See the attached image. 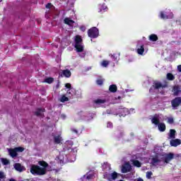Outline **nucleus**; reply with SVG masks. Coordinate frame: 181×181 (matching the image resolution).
Here are the masks:
<instances>
[{
	"label": "nucleus",
	"instance_id": "17",
	"mask_svg": "<svg viewBox=\"0 0 181 181\" xmlns=\"http://www.w3.org/2000/svg\"><path fill=\"white\" fill-rule=\"evenodd\" d=\"M117 90H118V88L117 87V85H115V84H112L109 87V91L110 93H117Z\"/></svg>",
	"mask_w": 181,
	"mask_h": 181
},
{
	"label": "nucleus",
	"instance_id": "13",
	"mask_svg": "<svg viewBox=\"0 0 181 181\" xmlns=\"http://www.w3.org/2000/svg\"><path fill=\"white\" fill-rule=\"evenodd\" d=\"M13 166L14 169H16L17 172H23V169H25V168L19 163H15Z\"/></svg>",
	"mask_w": 181,
	"mask_h": 181
},
{
	"label": "nucleus",
	"instance_id": "1",
	"mask_svg": "<svg viewBox=\"0 0 181 181\" xmlns=\"http://www.w3.org/2000/svg\"><path fill=\"white\" fill-rule=\"evenodd\" d=\"M30 172L34 176H43V175H46V168L33 164L30 167Z\"/></svg>",
	"mask_w": 181,
	"mask_h": 181
},
{
	"label": "nucleus",
	"instance_id": "48",
	"mask_svg": "<svg viewBox=\"0 0 181 181\" xmlns=\"http://www.w3.org/2000/svg\"><path fill=\"white\" fill-rule=\"evenodd\" d=\"M68 151H70V148H68Z\"/></svg>",
	"mask_w": 181,
	"mask_h": 181
},
{
	"label": "nucleus",
	"instance_id": "42",
	"mask_svg": "<svg viewBox=\"0 0 181 181\" xmlns=\"http://www.w3.org/2000/svg\"><path fill=\"white\" fill-rule=\"evenodd\" d=\"M65 87H66V88H71V84H70L69 83H66Z\"/></svg>",
	"mask_w": 181,
	"mask_h": 181
},
{
	"label": "nucleus",
	"instance_id": "11",
	"mask_svg": "<svg viewBox=\"0 0 181 181\" xmlns=\"http://www.w3.org/2000/svg\"><path fill=\"white\" fill-rule=\"evenodd\" d=\"M46 110L45 108H37L36 111L35 112V115L36 117H42L43 115V112H45Z\"/></svg>",
	"mask_w": 181,
	"mask_h": 181
},
{
	"label": "nucleus",
	"instance_id": "21",
	"mask_svg": "<svg viewBox=\"0 0 181 181\" xmlns=\"http://www.w3.org/2000/svg\"><path fill=\"white\" fill-rule=\"evenodd\" d=\"M169 137L171 138V139H175V138H176V130L170 129Z\"/></svg>",
	"mask_w": 181,
	"mask_h": 181
},
{
	"label": "nucleus",
	"instance_id": "22",
	"mask_svg": "<svg viewBox=\"0 0 181 181\" xmlns=\"http://www.w3.org/2000/svg\"><path fill=\"white\" fill-rule=\"evenodd\" d=\"M54 144H60L62 142V137L60 136H54Z\"/></svg>",
	"mask_w": 181,
	"mask_h": 181
},
{
	"label": "nucleus",
	"instance_id": "43",
	"mask_svg": "<svg viewBox=\"0 0 181 181\" xmlns=\"http://www.w3.org/2000/svg\"><path fill=\"white\" fill-rule=\"evenodd\" d=\"M177 70L181 73V65L177 66Z\"/></svg>",
	"mask_w": 181,
	"mask_h": 181
},
{
	"label": "nucleus",
	"instance_id": "37",
	"mask_svg": "<svg viewBox=\"0 0 181 181\" xmlns=\"http://www.w3.org/2000/svg\"><path fill=\"white\" fill-rule=\"evenodd\" d=\"M175 122V119H173V117H168V124H173Z\"/></svg>",
	"mask_w": 181,
	"mask_h": 181
},
{
	"label": "nucleus",
	"instance_id": "41",
	"mask_svg": "<svg viewBox=\"0 0 181 181\" xmlns=\"http://www.w3.org/2000/svg\"><path fill=\"white\" fill-rule=\"evenodd\" d=\"M5 177V174L0 171V179H4Z\"/></svg>",
	"mask_w": 181,
	"mask_h": 181
},
{
	"label": "nucleus",
	"instance_id": "39",
	"mask_svg": "<svg viewBox=\"0 0 181 181\" xmlns=\"http://www.w3.org/2000/svg\"><path fill=\"white\" fill-rule=\"evenodd\" d=\"M45 8H47V9H50L52 8V4L51 3H48L46 6Z\"/></svg>",
	"mask_w": 181,
	"mask_h": 181
},
{
	"label": "nucleus",
	"instance_id": "40",
	"mask_svg": "<svg viewBox=\"0 0 181 181\" xmlns=\"http://www.w3.org/2000/svg\"><path fill=\"white\" fill-rule=\"evenodd\" d=\"M107 128H112V122H107Z\"/></svg>",
	"mask_w": 181,
	"mask_h": 181
},
{
	"label": "nucleus",
	"instance_id": "12",
	"mask_svg": "<svg viewBox=\"0 0 181 181\" xmlns=\"http://www.w3.org/2000/svg\"><path fill=\"white\" fill-rule=\"evenodd\" d=\"M8 153L11 158H16L18 156V151L15 148L8 149Z\"/></svg>",
	"mask_w": 181,
	"mask_h": 181
},
{
	"label": "nucleus",
	"instance_id": "33",
	"mask_svg": "<svg viewBox=\"0 0 181 181\" xmlns=\"http://www.w3.org/2000/svg\"><path fill=\"white\" fill-rule=\"evenodd\" d=\"M160 18L161 19H168V16L165 15V13H163V11L160 12Z\"/></svg>",
	"mask_w": 181,
	"mask_h": 181
},
{
	"label": "nucleus",
	"instance_id": "20",
	"mask_svg": "<svg viewBox=\"0 0 181 181\" xmlns=\"http://www.w3.org/2000/svg\"><path fill=\"white\" fill-rule=\"evenodd\" d=\"M83 42V38H81V36L76 35L75 37V45H81Z\"/></svg>",
	"mask_w": 181,
	"mask_h": 181
},
{
	"label": "nucleus",
	"instance_id": "34",
	"mask_svg": "<svg viewBox=\"0 0 181 181\" xmlns=\"http://www.w3.org/2000/svg\"><path fill=\"white\" fill-rule=\"evenodd\" d=\"M152 175H153L152 171H148L146 173L147 179H152Z\"/></svg>",
	"mask_w": 181,
	"mask_h": 181
},
{
	"label": "nucleus",
	"instance_id": "28",
	"mask_svg": "<svg viewBox=\"0 0 181 181\" xmlns=\"http://www.w3.org/2000/svg\"><path fill=\"white\" fill-rule=\"evenodd\" d=\"M1 160L2 164L4 165L5 166H6V165H9V163H10L9 160H8L6 158H1Z\"/></svg>",
	"mask_w": 181,
	"mask_h": 181
},
{
	"label": "nucleus",
	"instance_id": "18",
	"mask_svg": "<svg viewBox=\"0 0 181 181\" xmlns=\"http://www.w3.org/2000/svg\"><path fill=\"white\" fill-rule=\"evenodd\" d=\"M159 163H160V159L158 158V157H154L151 159V164L153 166H156Z\"/></svg>",
	"mask_w": 181,
	"mask_h": 181
},
{
	"label": "nucleus",
	"instance_id": "5",
	"mask_svg": "<svg viewBox=\"0 0 181 181\" xmlns=\"http://www.w3.org/2000/svg\"><path fill=\"white\" fill-rule=\"evenodd\" d=\"M181 104V98L177 97L171 100V105L173 108L176 109Z\"/></svg>",
	"mask_w": 181,
	"mask_h": 181
},
{
	"label": "nucleus",
	"instance_id": "9",
	"mask_svg": "<svg viewBox=\"0 0 181 181\" xmlns=\"http://www.w3.org/2000/svg\"><path fill=\"white\" fill-rule=\"evenodd\" d=\"M151 122L154 125H158L160 124V121L159 120V115L156 114L153 115V117L151 119Z\"/></svg>",
	"mask_w": 181,
	"mask_h": 181
},
{
	"label": "nucleus",
	"instance_id": "44",
	"mask_svg": "<svg viewBox=\"0 0 181 181\" xmlns=\"http://www.w3.org/2000/svg\"><path fill=\"white\" fill-rule=\"evenodd\" d=\"M112 57L114 59V60H117V57H115V54L112 55Z\"/></svg>",
	"mask_w": 181,
	"mask_h": 181
},
{
	"label": "nucleus",
	"instance_id": "14",
	"mask_svg": "<svg viewBox=\"0 0 181 181\" xmlns=\"http://www.w3.org/2000/svg\"><path fill=\"white\" fill-rule=\"evenodd\" d=\"M74 47L78 53H81L84 50V47L81 44H75Z\"/></svg>",
	"mask_w": 181,
	"mask_h": 181
},
{
	"label": "nucleus",
	"instance_id": "30",
	"mask_svg": "<svg viewBox=\"0 0 181 181\" xmlns=\"http://www.w3.org/2000/svg\"><path fill=\"white\" fill-rule=\"evenodd\" d=\"M61 103H66V101H69V98L66 96V95H64L60 98Z\"/></svg>",
	"mask_w": 181,
	"mask_h": 181
},
{
	"label": "nucleus",
	"instance_id": "38",
	"mask_svg": "<svg viewBox=\"0 0 181 181\" xmlns=\"http://www.w3.org/2000/svg\"><path fill=\"white\" fill-rule=\"evenodd\" d=\"M72 134H76V135H78V130L77 129L72 128L71 129Z\"/></svg>",
	"mask_w": 181,
	"mask_h": 181
},
{
	"label": "nucleus",
	"instance_id": "45",
	"mask_svg": "<svg viewBox=\"0 0 181 181\" xmlns=\"http://www.w3.org/2000/svg\"><path fill=\"white\" fill-rule=\"evenodd\" d=\"M86 179H88V180H90V179H91V175H87Z\"/></svg>",
	"mask_w": 181,
	"mask_h": 181
},
{
	"label": "nucleus",
	"instance_id": "19",
	"mask_svg": "<svg viewBox=\"0 0 181 181\" xmlns=\"http://www.w3.org/2000/svg\"><path fill=\"white\" fill-rule=\"evenodd\" d=\"M38 165H40V166H42V169H46L49 167V164L45 160H40L38 162Z\"/></svg>",
	"mask_w": 181,
	"mask_h": 181
},
{
	"label": "nucleus",
	"instance_id": "2",
	"mask_svg": "<svg viewBox=\"0 0 181 181\" xmlns=\"http://www.w3.org/2000/svg\"><path fill=\"white\" fill-rule=\"evenodd\" d=\"M88 36L90 37V39H97V37L100 36V30H98L97 27H92L88 30Z\"/></svg>",
	"mask_w": 181,
	"mask_h": 181
},
{
	"label": "nucleus",
	"instance_id": "26",
	"mask_svg": "<svg viewBox=\"0 0 181 181\" xmlns=\"http://www.w3.org/2000/svg\"><path fill=\"white\" fill-rule=\"evenodd\" d=\"M133 165L134 166H136V168H141V166H142V164L138 160H134Z\"/></svg>",
	"mask_w": 181,
	"mask_h": 181
},
{
	"label": "nucleus",
	"instance_id": "36",
	"mask_svg": "<svg viewBox=\"0 0 181 181\" xmlns=\"http://www.w3.org/2000/svg\"><path fill=\"white\" fill-rule=\"evenodd\" d=\"M15 148L17 152H23L25 151V148L23 147H16Z\"/></svg>",
	"mask_w": 181,
	"mask_h": 181
},
{
	"label": "nucleus",
	"instance_id": "35",
	"mask_svg": "<svg viewBox=\"0 0 181 181\" xmlns=\"http://www.w3.org/2000/svg\"><path fill=\"white\" fill-rule=\"evenodd\" d=\"M96 83H97L98 86H103V84L104 83V79H98L96 81Z\"/></svg>",
	"mask_w": 181,
	"mask_h": 181
},
{
	"label": "nucleus",
	"instance_id": "15",
	"mask_svg": "<svg viewBox=\"0 0 181 181\" xmlns=\"http://www.w3.org/2000/svg\"><path fill=\"white\" fill-rule=\"evenodd\" d=\"M158 128L160 132H165L166 131V124L165 123H160L158 124Z\"/></svg>",
	"mask_w": 181,
	"mask_h": 181
},
{
	"label": "nucleus",
	"instance_id": "46",
	"mask_svg": "<svg viewBox=\"0 0 181 181\" xmlns=\"http://www.w3.org/2000/svg\"><path fill=\"white\" fill-rule=\"evenodd\" d=\"M9 181H16V180H15V179H13V178H11L9 180Z\"/></svg>",
	"mask_w": 181,
	"mask_h": 181
},
{
	"label": "nucleus",
	"instance_id": "16",
	"mask_svg": "<svg viewBox=\"0 0 181 181\" xmlns=\"http://www.w3.org/2000/svg\"><path fill=\"white\" fill-rule=\"evenodd\" d=\"M158 39V37L156 34H151L148 36V40H150V42H157Z\"/></svg>",
	"mask_w": 181,
	"mask_h": 181
},
{
	"label": "nucleus",
	"instance_id": "10",
	"mask_svg": "<svg viewBox=\"0 0 181 181\" xmlns=\"http://www.w3.org/2000/svg\"><path fill=\"white\" fill-rule=\"evenodd\" d=\"M181 144V140L179 139H172L170 142V145L171 146H179V145Z\"/></svg>",
	"mask_w": 181,
	"mask_h": 181
},
{
	"label": "nucleus",
	"instance_id": "32",
	"mask_svg": "<svg viewBox=\"0 0 181 181\" xmlns=\"http://www.w3.org/2000/svg\"><path fill=\"white\" fill-rule=\"evenodd\" d=\"M108 64H110V62L107 60H103L101 63V66H103V67H108Z\"/></svg>",
	"mask_w": 181,
	"mask_h": 181
},
{
	"label": "nucleus",
	"instance_id": "27",
	"mask_svg": "<svg viewBox=\"0 0 181 181\" xmlns=\"http://www.w3.org/2000/svg\"><path fill=\"white\" fill-rule=\"evenodd\" d=\"M53 81H54V78H52V77H49L45 79V82L47 83V84H52V83H53Z\"/></svg>",
	"mask_w": 181,
	"mask_h": 181
},
{
	"label": "nucleus",
	"instance_id": "29",
	"mask_svg": "<svg viewBox=\"0 0 181 181\" xmlns=\"http://www.w3.org/2000/svg\"><path fill=\"white\" fill-rule=\"evenodd\" d=\"M95 104H105V100L97 99L94 100Z\"/></svg>",
	"mask_w": 181,
	"mask_h": 181
},
{
	"label": "nucleus",
	"instance_id": "8",
	"mask_svg": "<svg viewBox=\"0 0 181 181\" xmlns=\"http://www.w3.org/2000/svg\"><path fill=\"white\" fill-rule=\"evenodd\" d=\"M60 76L62 77H66V78H70V77H71V71H70V70L69 69H64L60 74Z\"/></svg>",
	"mask_w": 181,
	"mask_h": 181
},
{
	"label": "nucleus",
	"instance_id": "4",
	"mask_svg": "<svg viewBox=\"0 0 181 181\" xmlns=\"http://www.w3.org/2000/svg\"><path fill=\"white\" fill-rule=\"evenodd\" d=\"M166 87H168V84L163 85L162 83L157 81L153 83L150 90H152V88H153V90H159V88H166Z\"/></svg>",
	"mask_w": 181,
	"mask_h": 181
},
{
	"label": "nucleus",
	"instance_id": "25",
	"mask_svg": "<svg viewBox=\"0 0 181 181\" xmlns=\"http://www.w3.org/2000/svg\"><path fill=\"white\" fill-rule=\"evenodd\" d=\"M167 80H169L170 81H173V80H175V76L173 75V74H167Z\"/></svg>",
	"mask_w": 181,
	"mask_h": 181
},
{
	"label": "nucleus",
	"instance_id": "31",
	"mask_svg": "<svg viewBox=\"0 0 181 181\" xmlns=\"http://www.w3.org/2000/svg\"><path fill=\"white\" fill-rule=\"evenodd\" d=\"M118 173L115 171H114L112 174H111V177L112 179V180H115V179H117V177H118Z\"/></svg>",
	"mask_w": 181,
	"mask_h": 181
},
{
	"label": "nucleus",
	"instance_id": "7",
	"mask_svg": "<svg viewBox=\"0 0 181 181\" xmlns=\"http://www.w3.org/2000/svg\"><path fill=\"white\" fill-rule=\"evenodd\" d=\"M132 170V167L129 163H126L125 165L122 166V173H128Z\"/></svg>",
	"mask_w": 181,
	"mask_h": 181
},
{
	"label": "nucleus",
	"instance_id": "24",
	"mask_svg": "<svg viewBox=\"0 0 181 181\" xmlns=\"http://www.w3.org/2000/svg\"><path fill=\"white\" fill-rule=\"evenodd\" d=\"M145 52V47L144 45H141L140 48L137 49V53L138 54H144V52Z\"/></svg>",
	"mask_w": 181,
	"mask_h": 181
},
{
	"label": "nucleus",
	"instance_id": "3",
	"mask_svg": "<svg viewBox=\"0 0 181 181\" xmlns=\"http://www.w3.org/2000/svg\"><path fill=\"white\" fill-rule=\"evenodd\" d=\"M172 93H173V95H174V97H177L179 96V95L181 93V88L180 86L179 85H174L172 87Z\"/></svg>",
	"mask_w": 181,
	"mask_h": 181
},
{
	"label": "nucleus",
	"instance_id": "23",
	"mask_svg": "<svg viewBox=\"0 0 181 181\" xmlns=\"http://www.w3.org/2000/svg\"><path fill=\"white\" fill-rule=\"evenodd\" d=\"M64 22L66 25H71L72 23H74V21L69 18H64Z\"/></svg>",
	"mask_w": 181,
	"mask_h": 181
},
{
	"label": "nucleus",
	"instance_id": "6",
	"mask_svg": "<svg viewBox=\"0 0 181 181\" xmlns=\"http://www.w3.org/2000/svg\"><path fill=\"white\" fill-rule=\"evenodd\" d=\"M175 158V154L173 153H168L165 154L164 157V163H169L172 159Z\"/></svg>",
	"mask_w": 181,
	"mask_h": 181
},
{
	"label": "nucleus",
	"instance_id": "47",
	"mask_svg": "<svg viewBox=\"0 0 181 181\" xmlns=\"http://www.w3.org/2000/svg\"><path fill=\"white\" fill-rule=\"evenodd\" d=\"M118 100H121V96H119V97H118Z\"/></svg>",
	"mask_w": 181,
	"mask_h": 181
}]
</instances>
